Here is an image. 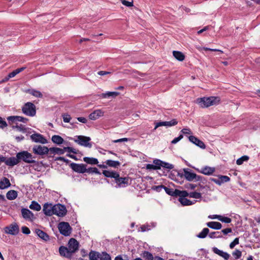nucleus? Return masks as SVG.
<instances>
[{
	"label": "nucleus",
	"mask_w": 260,
	"mask_h": 260,
	"mask_svg": "<svg viewBox=\"0 0 260 260\" xmlns=\"http://www.w3.org/2000/svg\"><path fill=\"white\" fill-rule=\"evenodd\" d=\"M119 95V92H115V91H108L106 93H103L101 94V96L103 98H109L110 96H112L113 98H115Z\"/></svg>",
	"instance_id": "nucleus-37"
},
{
	"label": "nucleus",
	"mask_w": 260,
	"mask_h": 260,
	"mask_svg": "<svg viewBox=\"0 0 260 260\" xmlns=\"http://www.w3.org/2000/svg\"><path fill=\"white\" fill-rule=\"evenodd\" d=\"M144 257H145L146 260H153V259L152 254L147 251L144 253Z\"/></svg>",
	"instance_id": "nucleus-50"
},
{
	"label": "nucleus",
	"mask_w": 260,
	"mask_h": 260,
	"mask_svg": "<svg viewBox=\"0 0 260 260\" xmlns=\"http://www.w3.org/2000/svg\"><path fill=\"white\" fill-rule=\"evenodd\" d=\"M27 92L35 97L40 98H42L43 97V94H42V93L38 90H36L35 89H29L28 90Z\"/></svg>",
	"instance_id": "nucleus-41"
},
{
	"label": "nucleus",
	"mask_w": 260,
	"mask_h": 260,
	"mask_svg": "<svg viewBox=\"0 0 260 260\" xmlns=\"http://www.w3.org/2000/svg\"><path fill=\"white\" fill-rule=\"evenodd\" d=\"M32 152L37 155L42 156L48 154L49 152V148L45 146L35 145L32 148Z\"/></svg>",
	"instance_id": "nucleus-8"
},
{
	"label": "nucleus",
	"mask_w": 260,
	"mask_h": 260,
	"mask_svg": "<svg viewBox=\"0 0 260 260\" xmlns=\"http://www.w3.org/2000/svg\"><path fill=\"white\" fill-rule=\"evenodd\" d=\"M103 175L108 178H114L118 177V173L115 171H110L108 170H104L103 171Z\"/></svg>",
	"instance_id": "nucleus-26"
},
{
	"label": "nucleus",
	"mask_w": 260,
	"mask_h": 260,
	"mask_svg": "<svg viewBox=\"0 0 260 260\" xmlns=\"http://www.w3.org/2000/svg\"><path fill=\"white\" fill-rule=\"evenodd\" d=\"M35 232L36 234L42 239L43 240L47 241L49 239V237L43 231L40 230V229H36L35 231Z\"/></svg>",
	"instance_id": "nucleus-27"
},
{
	"label": "nucleus",
	"mask_w": 260,
	"mask_h": 260,
	"mask_svg": "<svg viewBox=\"0 0 260 260\" xmlns=\"http://www.w3.org/2000/svg\"><path fill=\"white\" fill-rule=\"evenodd\" d=\"M11 185V183L9 181V180L6 178L4 177L2 179V180L0 181V189H5Z\"/></svg>",
	"instance_id": "nucleus-28"
},
{
	"label": "nucleus",
	"mask_w": 260,
	"mask_h": 260,
	"mask_svg": "<svg viewBox=\"0 0 260 260\" xmlns=\"http://www.w3.org/2000/svg\"><path fill=\"white\" fill-rule=\"evenodd\" d=\"M249 159V157L247 155H244L241 157L238 158L236 161V164L238 165H242L244 161H246Z\"/></svg>",
	"instance_id": "nucleus-45"
},
{
	"label": "nucleus",
	"mask_w": 260,
	"mask_h": 260,
	"mask_svg": "<svg viewBox=\"0 0 260 260\" xmlns=\"http://www.w3.org/2000/svg\"><path fill=\"white\" fill-rule=\"evenodd\" d=\"M173 55L174 57L179 61H182L185 59L184 55L180 51H173Z\"/></svg>",
	"instance_id": "nucleus-31"
},
{
	"label": "nucleus",
	"mask_w": 260,
	"mask_h": 260,
	"mask_svg": "<svg viewBox=\"0 0 260 260\" xmlns=\"http://www.w3.org/2000/svg\"><path fill=\"white\" fill-rule=\"evenodd\" d=\"M209 237L211 238H219L222 237L219 232H212L209 234Z\"/></svg>",
	"instance_id": "nucleus-47"
},
{
	"label": "nucleus",
	"mask_w": 260,
	"mask_h": 260,
	"mask_svg": "<svg viewBox=\"0 0 260 260\" xmlns=\"http://www.w3.org/2000/svg\"><path fill=\"white\" fill-rule=\"evenodd\" d=\"M115 182L119 187H123L128 185V177H120L118 174V177L115 178Z\"/></svg>",
	"instance_id": "nucleus-16"
},
{
	"label": "nucleus",
	"mask_w": 260,
	"mask_h": 260,
	"mask_svg": "<svg viewBox=\"0 0 260 260\" xmlns=\"http://www.w3.org/2000/svg\"><path fill=\"white\" fill-rule=\"evenodd\" d=\"M59 252L61 256H66L67 257H70L72 254L68 248L63 246L59 247Z\"/></svg>",
	"instance_id": "nucleus-22"
},
{
	"label": "nucleus",
	"mask_w": 260,
	"mask_h": 260,
	"mask_svg": "<svg viewBox=\"0 0 260 260\" xmlns=\"http://www.w3.org/2000/svg\"><path fill=\"white\" fill-rule=\"evenodd\" d=\"M17 197V192L14 190L9 191L6 194V197L8 200H13Z\"/></svg>",
	"instance_id": "nucleus-36"
},
{
	"label": "nucleus",
	"mask_w": 260,
	"mask_h": 260,
	"mask_svg": "<svg viewBox=\"0 0 260 260\" xmlns=\"http://www.w3.org/2000/svg\"><path fill=\"white\" fill-rule=\"evenodd\" d=\"M183 176L188 181H199L202 179V177L197 175L196 173L191 172L189 169H183Z\"/></svg>",
	"instance_id": "nucleus-7"
},
{
	"label": "nucleus",
	"mask_w": 260,
	"mask_h": 260,
	"mask_svg": "<svg viewBox=\"0 0 260 260\" xmlns=\"http://www.w3.org/2000/svg\"><path fill=\"white\" fill-rule=\"evenodd\" d=\"M22 111L25 115L32 117L36 114V107L33 103L27 102L22 107Z\"/></svg>",
	"instance_id": "nucleus-3"
},
{
	"label": "nucleus",
	"mask_w": 260,
	"mask_h": 260,
	"mask_svg": "<svg viewBox=\"0 0 260 260\" xmlns=\"http://www.w3.org/2000/svg\"><path fill=\"white\" fill-rule=\"evenodd\" d=\"M100 260H111V256L106 252L100 253Z\"/></svg>",
	"instance_id": "nucleus-44"
},
{
	"label": "nucleus",
	"mask_w": 260,
	"mask_h": 260,
	"mask_svg": "<svg viewBox=\"0 0 260 260\" xmlns=\"http://www.w3.org/2000/svg\"><path fill=\"white\" fill-rule=\"evenodd\" d=\"M58 228L60 233L64 236H69L71 234L72 229L68 222H60L58 225Z\"/></svg>",
	"instance_id": "nucleus-4"
},
{
	"label": "nucleus",
	"mask_w": 260,
	"mask_h": 260,
	"mask_svg": "<svg viewBox=\"0 0 260 260\" xmlns=\"http://www.w3.org/2000/svg\"><path fill=\"white\" fill-rule=\"evenodd\" d=\"M196 170L202 174L205 175H211L215 171V168L214 167H210L209 166H205L201 169H196Z\"/></svg>",
	"instance_id": "nucleus-15"
},
{
	"label": "nucleus",
	"mask_w": 260,
	"mask_h": 260,
	"mask_svg": "<svg viewBox=\"0 0 260 260\" xmlns=\"http://www.w3.org/2000/svg\"><path fill=\"white\" fill-rule=\"evenodd\" d=\"M186 197L189 196L190 198H194V199H201L202 198V194L200 192H198L196 191L191 192L190 193H188L187 192Z\"/></svg>",
	"instance_id": "nucleus-42"
},
{
	"label": "nucleus",
	"mask_w": 260,
	"mask_h": 260,
	"mask_svg": "<svg viewBox=\"0 0 260 260\" xmlns=\"http://www.w3.org/2000/svg\"><path fill=\"white\" fill-rule=\"evenodd\" d=\"M70 167L74 171L78 173L83 174L86 171V165L83 164L73 162L70 164Z\"/></svg>",
	"instance_id": "nucleus-11"
},
{
	"label": "nucleus",
	"mask_w": 260,
	"mask_h": 260,
	"mask_svg": "<svg viewBox=\"0 0 260 260\" xmlns=\"http://www.w3.org/2000/svg\"><path fill=\"white\" fill-rule=\"evenodd\" d=\"M181 133H182L184 134H191L192 132L191 130L188 128H185L181 130Z\"/></svg>",
	"instance_id": "nucleus-62"
},
{
	"label": "nucleus",
	"mask_w": 260,
	"mask_h": 260,
	"mask_svg": "<svg viewBox=\"0 0 260 260\" xmlns=\"http://www.w3.org/2000/svg\"><path fill=\"white\" fill-rule=\"evenodd\" d=\"M104 115V112L101 110H96L94 111L89 115V118L92 120H95L99 117Z\"/></svg>",
	"instance_id": "nucleus-21"
},
{
	"label": "nucleus",
	"mask_w": 260,
	"mask_h": 260,
	"mask_svg": "<svg viewBox=\"0 0 260 260\" xmlns=\"http://www.w3.org/2000/svg\"><path fill=\"white\" fill-rule=\"evenodd\" d=\"M30 138L32 141L36 143H40L43 144L47 143L46 139L40 134H34L30 136Z\"/></svg>",
	"instance_id": "nucleus-14"
},
{
	"label": "nucleus",
	"mask_w": 260,
	"mask_h": 260,
	"mask_svg": "<svg viewBox=\"0 0 260 260\" xmlns=\"http://www.w3.org/2000/svg\"><path fill=\"white\" fill-rule=\"evenodd\" d=\"M218 178L220 179V181L221 184L224 182H229L230 180V178L227 176L219 175Z\"/></svg>",
	"instance_id": "nucleus-48"
},
{
	"label": "nucleus",
	"mask_w": 260,
	"mask_h": 260,
	"mask_svg": "<svg viewBox=\"0 0 260 260\" xmlns=\"http://www.w3.org/2000/svg\"><path fill=\"white\" fill-rule=\"evenodd\" d=\"M19 162V159L17 157H11L9 158H6L5 164L7 166H14Z\"/></svg>",
	"instance_id": "nucleus-24"
},
{
	"label": "nucleus",
	"mask_w": 260,
	"mask_h": 260,
	"mask_svg": "<svg viewBox=\"0 0 260 260\" xmlns=\"http://www.w3.org/2000/svg\"><path fill=\"white\" fill-rule=\"evenodd\" d=\"M12 128L13 129H16L17 131L20 132L22 133H26L27 131V128L25 127L24 125L22 124H18L16 123L15 125H12Z\"/></svg>",
	"instance_id": "nucleus-33"
},
{
	"label": "nucleus",
	"mask_w": 260,
	"mask_h": 260,
	"mask_svg": "<svg viewBox=\"0 0 260 260\" xmlns=\"http://www.w3.org/2000/svg\"><path fill=\"white\" fill-rule=\"evenodd\" d=\"M207 225L210 228L215 230H220L222 228V225L220 222L216 221H211L207 223Z\"/></svg>",
	"instance_id": "nucleus-29"
},
{
	"label": "nucleus",
	"mask_w": 260,
	"mask_h": 260,
	"mask_svg": "<svg viewBox=\"0 0 260 260\" xmlns=\"http://www.w3.org/2000/svg\"><path fill=\"white\" fill-rule=\"evenodd\" d=\"M8 126L7 122L3 120V118L0 117V128H4Z\"/></svg>",
	"instance_id": "nucleus-54"
},
{
	"label": "nucleus",
	"mask_w": 260,
	"mask_h": 260,
	"mask_svg": "<svg viewBox=\"0 0 260 260\" xmlns=\"http://www.w3.org/2000/svg\"><path fill=\"white\" fill-rule=\"evenodd\" d=\"M179 198L178 199V201L183 206L191 205L194 204V203L196 202V201H194V202H192L187 199H186L185 198L186 197H181V196H179Z\"/></svg>",
	"instance_id": "nucleus-25"
},
{
	"label": "nucleus",
	"mask_w": 260,
	"mask_h": 260,
	"mask_svg": "<svg viewBox=\"0 0 260 260\" xmlns=\"http://www.w3.org/2000/svg\"><path fill=\"white\" fill-rule=\"evenodd\" d=\"M233 255L235 256V258L237 259L241 256L242 253L241 251L237 249L233 252Z\"/></svg>",
	"instance_id": "nucleus-51"
},
{
	"label": "nucleus",
	"mask_w": 260,
	"mask_h": 260,
	"mask_svg": "<svg viewBox=\"0 0 260 260\" xmlns=\"http://www.w3.org/2000/svg\"><path fill=\"white\" fill-rule=\"evenodd\" d=\"M19 231L18 225L16 223H12L5 228V232L12 235H17Z\"/></svg>",
	"instance_id": "nucleus-12"
},
{
	"label": "nucleus",
	"mask_w": 260,
	"mask_h": 260,
	"mask_svg": "<svg viewBox=\"0 0 260 260\" xmlns=\"http://www.w3.org/2000/svg\"><path fill=\"white\" fill-rule=\"evenodd\" d=\"M29 208L34 210L39 211L41 209V207L38 203L33 201L29 205Z\"/></svg>",
	"instance_id": "nucleus-38"
},
{
	"label": "nucleus",
	"mask_w": 260,
	"mask_h": 260,
	"mask_svg": "<svg viewBox=\"0 0 260 260\" xmlns=\"http://www.w3.org/2000/svg\"><path fill=\"white\" fill-rule=\"evenodd\" d=\"M146 168L147 169H152V170H157L159 169V166H155V165L153 164H147L146 166Z\"/></svg>",
	"instance_id": "nucleus-56"
},
{
	"label": "nucleus",
	"mask_w": 260,
	"mask_h": 260,
	"mask_svg": "<svg viewBox=\"0 0 260 260\" xmlns=\"http://www.w3.org/2000/svg\"><path fill=\"white\" fill-rule=\"evenodd\" d=\"M18 73L16 72V70L13 71L12 72L9 74L8 77L3 80V81H8L10 78L15 77Z\"/></svg>",
	"instance_id": "nucleus-52"
},
{
	"label": "nucleus",
	"mask_w": 260,
	"mask_h": 260,
	"mask_svg": "<svg viewBox=\"0 0 260 260\" xmlns=\"http://www.w3.org/2000/svg\"><path fill=\"white\" fill-rule=\"evenodd\" d=\"M21 214L23 218L26 220L32 221L34 217V215L29 210L26 208H22L21 209Z\"/></svg>",
	"instance_id": "nucleus-17"
},
{
	"label": "nucleus",
	"mask_w": 260,
	"mask_h": 260,
	"mask_svg": "<svg viewBox=\"0 0 260 260\" xmlns=\"http://www.w3.org/2000/svg\"><path fill=\"white\" fill-rule=\"evenodd\" d=\"M178 123L177 121L174 119L170 121H163V122H159L156 123L155 126L154 127V130H155L157 127L162 126H172L176 125Z\"/></svg>",
	"instance_id": "nucleus-19"
},
{
	"label": "nucleus",
	"mask_w": 260,
	"mask_h": 260,
	"mask_svg": "<svg viewBox=\"0 0 260 260\" xmlns=\"http://www.w3.org/2000/svg\"><path fill=\"white\" fill-rule=\"evenodd\" d=\"M79 243L74 238H71L68 242V248L73 253L78 250Z\"/></svg>",
	"instance_id": "nucleus-13"
},
{
	"label": "nucleus",
	"mask_w": 260,
	"mask_h": 260,
	"mask_svg": "<svg viewBox=\"0 0 260 260\" xmlns=\"http://www.w3.org/2000/svg\"><path fill=\"white\" fill-rule=\"evenodd\" d=\"M83 161L91 165H98L99 163L98 159L94 157H83Z\"/></svg>",
	"instance_id": "nucleus-30"
},
{
	"label": "nucleus",
	"mask_w": 260,
	"mask_h": 260,
	"mask_svg": "<svg viewBox=\"0 0 260 260\" xmlns=\"http://www.w3.org/2000/svg\"><path fill=\"white\" fill-rule=\"evenodd\" d=\"M90 260H100V253L95 251H91L89 254Z\"/></svg>",
	"instance_id": "nucleus-40"
},
{
	"label": "nucleus",
	"mask_w": 260,
	"mask_h": 260,
	"mask_svg": "<svg viewBox=\"0 0 260 260\" xmlns=\"http://www.w3.org/2000/svg\"><path fill=\"white\" fill-rule=\"evenodd\" d=\"M53 212V214L62 217L66 214L67 210L64 206L58 204L54 205Z\"/></svg>",
	"instance_id": "nucleus-10"
},
{
	"label": "nucleus",
	"mask_w": 260,
	"mask_h": 260,
	"mask_svg": "<svg viewBox=\"0 0 260 260\" xmlns=\"http://www.w3.org/2000/svg\"><path fill=\"white\" fill-rule=\"evenodd\" d=\"M49 152L51 154H63L64 153V148L61 149L58 147H51L49 148Z\"/></svg>",
	"instance_id": "nucleus-32"
},
{
	"label": "nucleus",
	"mask_w": 260,
	"mask_h": 260,
	"mask_svg": "<svg viewBox=\"0 0 260 260\" xmlns=\"http://www.w3.org/2000/svg\"><path fill=\"white\" fill-rule=\"evenodd\" d=\"M54 205L52 204L45 203L43 206V211L47 216L53 215Z\"/></svg>",
	"instance_id": "nucleus-18"
},
{
	"label": "nucleus",
	"mask_w": 260,
	"mask_h": 260,
	"mask_svg": "<svg viewBox=\"0 0 260 260\" xmlns=\"http://www.w3.org/2000/svg\"><path fill=\"white\" fill-rule=\"evenodd\" d=\"M183 136L182 135H180L179 137L175 138L172 141L171 143L173 144H175L181 140L183 138Z\"/></svg>",
	"instance_id": "nucleus-59"
},
{
	"label": "nucleus",
	"mask_w": 260,
	"mask_h": 260,
	"mask_svg": "<svg viewBox=\"0 0 260 260\" xmlns=\"http://www.w3.org/2000/svg\"><path fill=\"white\" fill-rule=\"evenodd\" d=\"M7 120L10 125L17 123V122H22L24 123H27L28 119L26 118L20 116H11L7 117Z\"/></svg>",
	"instance_id": "nucleus-9"
},
{
	"label": "nucleus",
	"mask_w": 260,
	"mask_h": 260,
	"mask_svg": "<svg viewBox=\"0 0 260 260\" xmlns=\"http://www.w3.org/2000/svg\"><path fill=\"white\" fill-rule=\"evenodd\" d=\"M74 140L75 142L81 146L88 148L92 147V144L90 143V141L91 140L90 137L84 136H76V138Z\"/></svg>",
	"instance_id": "nucleus-6"
},
{
	"label": "nucleus",
	"mask_w": 260,
	"mask_h": 260,
	"mask_svg": "<svg viewBox=\"0 0 260 260\" xmlns=\"http://www.w3.org/2000/svg\"><path fill=\"white\" fill-rule=\"evenodd\" d=\"M161 161H162L160 160L155 159L153 161V163L155 165V166H159L160 169L162 165Z\"/></svg>",
	"instance_id": "nucleus-64"
},
{
	"label": "nucleus",
	"mask_w": 260,
	"mask_h": 260,
	"mask_svg": "<svg viewBox=\"0 0 260 260\" xmlns=\"http://www.w3.org/2000/svg\"><path fill=\"white\" fill-rule=\"evenodd\" d=\"M213 251L216 254L222 257L224 259L228 260L230 257V255L227 252L219 250L216 247L213 248Z\"/></svg>",
	"instance_id": "nucleus-23"
},
{
	"label": "nucleus",
	"mask_w": 260,
	"mask_h": 260,
	"mask_svg": "<svg viewBox=\"0 0 260 260\" xmlns=\"http://www.w3.org/2000/svg\"><path fill=\"white\" fill-rule=\"evenodd\" d=\"M189 140L192 143L196 144L197 146H199L201 148L205 149L206 148V146L205 144L203 143V142H202L198 138L193 136H189Z\"/></svg>",
	"instance_id": "nucleus-20"
},
{
	"label": "nucleus",
	"mask_w": 260,
	"mask_h": 260,
	"mask_svg": "<svg viewBox=\"0 0 260 260\" xmlns=\"http://www.w3.org/2000/svg\"><path fill=\"white\" fill-rule=\"evenodd\" d=\"M209 230L208 228H204L202 231L200 233L197 237L199 238H205L209 233Z\"/></svg>",
	"instance_id": "nucleus-43"
},
{
	"label": "nucleus",
	"mask_w": 260,
	"mask_h": 260,
	"mask_svg": "<svg viewBox=\"0 0 260 260\" xmlns=\"http://www.w3.org/2000/svg\"><path fill=\"white\" fill-rule=\"evenodd\" d=\"M239 243V238H236L234 239V240L231 242L230 244V247L231 249H233L236 245L238 244Z\"/></svg>",
	"instance_id": "nucleus-53"
},
{
	"label": "nucleus",
	"mask_w": 260,
	"mask_h": 260,
	"mask_svg": "<svg viewBox=\"0 0 260 260\" xmlns=\"http://www.w3.org/2000/svg\"><path fill=\"white\" fill-rule=\"evenodd\" d=\"M220 99L218 96H210L199 98L197 102L202 108H207L211 106L217 105L220 103Z\"/></svg>",
	"instance_id": "nucleus-1"
},
{
	"label": "nucleus",
	"mask_w": 260,
	"mask_h": 260,
	"mask_svg": "<svg viewBox=\"0 0 260 260\" xmlns=\"http://www.w3.org/2000/svg\"><path fill=\"white\" fill-rule=\"evenodd\" d=\"M215 217L212 218V219H218L219 220L225 222V223H230L232 221L231 219L228 217H223L220 215H215Z\"/></svg>",
	"instance_id": "nucleus-39"
},
{
	"label": "nucleus",
	"mask_w": 260,
	"mask_h": 260,
	"mask_svg": "<svg viewBox=\"0 0 260 260\" xmlns=\"http://www.w3.org/2000/svg\"><path fill=\"white\" fill-rule=\"evenodd\" d=\"M122 4L127 7H132L133 6V2H128L126 0H121Z\"/></svg>",
	"instance_id": "nucleus-55"
},
{
	"label": "nucleus",
	"mask_w": 260,
	"mask_h": 260,
	"mask_svg": "<svg viewBox=\"0 0 260 260\" xmlns=\"http://www.w3.org/2000/svg\"><path fill=\"white\" fill-rule=\"evenodd\" d=\"M63 120L64 122H69L71 118L70 115L68 114L62 115Z\"/></svg>",
	"instance_id": "nucleus-58"
},
{
	"label": "nucleus",
	"mask_w": 260,
	"mask_h": 260,
	"mask_svg": "<svg viewBox=\"0 0 260 260\" xmlns=\"http://www.w3.org/2000/svg\"><path fill=\"white\" fill-rule=\"evenodd\" d=\"M21 230H22V232L24 234L28 235V234H30V233L29 229L25 226H22L21 228Z\"/></svg>",
	"instance_id": "nucleus-60"
},
{
	"label": "nucleus",
	"mask_w": 260,
	"mask_h": 260,
	"mask_svg": "<svg viewBox=\"0 0 260 260\" xmlns=\"http://www.w3.org/2000/svg\"><path fill=\"white\" fill-rule=\"evenodd\" d=\"M16 157L19 160H22L24 162L28 164L34 163L35 160L32 159V156L31 153L26 151H23L17 154Z\"/></svg>",
	"instance_id": "nucleus-5"
},
{
	"label": "nucleus",
	"mask_w": 260,
	"mask_h": 260,
	"mask_svg": "<svg viewBox=\"0 0 260 260\" xmlns=\"http://www.w3.org/2000/svg\"><path fill=\"white\" fill-rule=\"evenodd\" d=\"M86 173H88L89 174H101V173L99 172L98 169L96 168H92L90 167L88 169L86 168Z\"/></svg>",
	"instance_id": "nucleus-46"
},
{
	"label": "nucleus",
	"mask_w": 260,
	"mask_h": 260,
	"mask_svg": "<svg viewBox=\"0 0 260 260\" xmlns=\"http://www.w3.org/2000/svg\"><path fill=\"white\" fill-rule=\"evenodd\" d=\"M232 232L231 228H226L225 229H223L221 231V232L224 235H226L230 233H231Z\"/></svg>",
	"instance_id": "nucleus-63"
},
{
	"label": "nucleus",
	"mask_w": 260,
	"mask_h": 260,
	"mask_svg": "<svg viewBox=\"0 0 260 260\" xmlns=\"http://www.w3.org/2000/svg\"><path fill=\"white\" fill-rule=\"evenodd\" d=\"M161 164H162L161 167L164 168H166V169L171 170L174 168V166L173 165L170 164L168 162H164V161H162Z\"/></svg>",
	"instance_id": "nucleus-49"
},
{
	"label": "nucleus",
	"mask_w": 260,
	"mask_h": 260,
	"mask_svg": "<svg viewBox=\"0 0 260 260\" xmlns=\"http://www.w3.org/2000/svg\"><path fill=\"white\" fill-rule=\"evenodd\" d=\"M156 188H163L166 192L171 196L173 197H178V196H181V197H186L187 196V191L186 190H180L178 189H175L174 190L172 188H168L166 186H165L164 185H161L159 186H158L156 187Z\"/></svg>",
	"instance_id": "nucleus-2"
},
{
	"label": "nucleus",
	"mask_w": 260,
	"mask_h": 260,
	"mask_svg": "<svg viewBox=\"0 0 260 260\" xmlns=\"http://www.w3.org/2000/svg\"><path fill=\"white\" fill-rule=\"evenodd\" d=\"M64 151L66 150L69 152H72L74 154L77 153V151L75 149H74L72 147H64Z\"/></svg>",
	"instance_id": "nucleus-57"
},
{
	"label": "nucleus",
	"mask_w": 260,
	"mask_h": 260,
	"mask_svg": "<svg viewBox=\"0 0 260 260\" xmlns=\"http://www.w3.org/2000/svg\"><path fill=\"white\" fill-rule=\"evenodd\" d=\"M105 162L108 166L114 168H117L120 165V162L119 161H115L111 159L106 160Z\"/></svg>",
	"instance_id": "nucleus-34"
},
{
	"label": "nucleus",
	"mask_w": 260,
	"mask_h": 260,
	"mask_svg": "<svg viewBox=\"0 0 260 260\" xmlns=\"http://www.w3.org/2000/svg\"><path fill=\"white\" fill-rule=\"evenodd\" d=\"M52 141L57 145H60L63 143L64 140L63 138L58 135H54L51 138Z\"/></svg>",
	"instance_id": "nucleus-35"
},
{
	"label": "nucleus",
	"mask_w": 260,
	"mask_h": 260,
	"mask_svg": "<svg viewBox=\"0 0 260 260\" xmlns=\"http://www.w3.org/2000/svg\"><path fill=\"white\" fill-rule=\"evenodd\" d=\"M128 140L129 139L128 138H121V139H117V140H113L112 142L114 143H119V142H127L128 141Z\"/></svg>",
	"instance_id": "nucleus-61"
}]
</instances>
